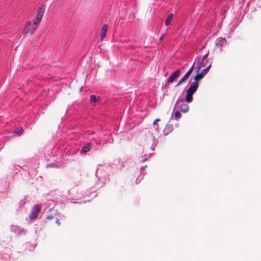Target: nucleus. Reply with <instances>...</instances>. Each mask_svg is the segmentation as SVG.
Segmentation results:
<instances>
[{"instance_id":"obj_1","label":"nucleus","mask_w":261,"mask_h":261,"mask_svg":"<svg viewBox=\"0 0 261 261\" xmlns=\"http://www.w3.org/2000/svg\"><path fill=\"white\" fill-rule=\"evenodd\" d=\"M198 88V83L193 82V85H191L189 88L187 90L186 96V101L189 103L193 100V95Z\"/></svg>"},{"instance_id":"obj_2","label":"nucleus","mask_w":261,"mask_h":261,"mask_svg":"<svg viewBox=\"0 0 261 261\" xmlns=\"http://www.w3.org/2000/svg\"><path fill=\"white\" fill-rule=\"evenodd\" d=\"M40 211V207L38 205H34L31 211L29 218L31 220L36 219Z\"/></svg>"},{"instance_id":"obj_3","label":"nucleus","mask_w":261,"mask_h":261,"mask_svg":"<svg viewBox=\"0 0 261 261\" xmlns=\"http://www.w3.org/2000/svg\"><path fill=\"white\" fill-rule=\"evenodd\" d=\"M202 64L200 63L197 68L196 74L195 76L194 77V82L198 83V81L199 80H201V79H202L203 78L204 74L202 72H200V70H201V68H202Z\"/></svg>"},{"instance_id":"obj_4","label":"nucleus","mask_w":261,"mask_h":261,"mask_svg":"<svg viewBox=\"0 0 261 261\" xmlns=\"http://www.w3.org/2000/svg\"><path fill=\"white\" fill-rule=\"evenodd\" d=\"M37 26L32 24L30 21H28L26 23V26L24 30L25 34L30 33L32 34L37 29Z\"/></svg>"},{"instance_id":"obj_5","label":"nucleus","mask_w":261,"mask_h":261,"mask_svg":"<svg viewBox=\"0 0 261 261\" xmlns=\"http://www.w3.org/2000/svg\"><path fill=\"white\" fill-rule=\"evenodd\" d=\"M180 74V70L179 69L176 70L172 73L167 80V82L168 83H173V81L177 79Z\"/></svg>"},{"instance_id":"obj_6","label":"nucleus","mask_w":261,"mask_h":261,"mask_svg":"<svg viewBox=\"0 0 261 261\" xmlns=\"http://www.w3.org/2000/svg\"><path fill=\"white\" fill-rule=\"evenodd\" d=\"M108 26L107 24H104L101 29V33L100 34V39L102 40L106 36L107 31L108 30Z\"/></svg>"},{"instance_id":"obj_7","label":"nucleus","mask_w":261,"mask_h":261,"mask_svg":"<svg viewBox=\"0 0 261 261\" xmlns=\"http://www.w3.org/2000/svg\"><path fill=\"white\" fill-rule=\"evenodd\" d=\"M191 74H190L189 73H188L187 72L186 73V74L182 77V78L179 80V82L178 83V84L175 86V87H178L181 84H182V83H184L188 79V77L190 76Z\"/></svg>"},{"instance_id":"obj_8","label":"nucleus","mask_w":261,"mask_h":261,"mask_svg":"<svg viewBox=\"0 0 261 261\" xmlns=\"http://www.w3.org/2000/svg\"><path fill=\"white\" fill-rule=\"evenodd\" d=\"M44 12V10L43 8H42L41 7L38 8L36 17L41 19L43 16Z\"/></svg>"},{"instance_id":"obj_9","label":"nucleus","mask_w":261,"mask_h":261,"mask_svg":"<svg viewBox=\"0 0 261 261\" xmlns=\"http://www.w3.org/2000/svg\"><path fill=\"white\" fill-rule=\"evenodd\" d=\"M226 40L225 38H219L217 40L216 46L222 47L223 44L225 43Z\"/></svg>"},{"instance_id":"obj_10","label":"nucleus","mask_w":261,"mask_h":261,"mask_svg":"<svg viewBox=\"0 0 261 261\" xmlns=\"http://www.w3.org/2000/svg\"><path fill=\"white\" fill-rule=\"evenodd\" d=\"M189 109V106L187 104L183 103L180 106V110L182 113H186L188 111Z\"/></svg>"},{"instance_id":"obj_11","label":"nucleus","mask_w":261,"mask_h":261,"mask_svg":"<svg viewBox=\"0 0 261 261\" xmlns=\"http://www.w3.org/2000/svg\"><path fill=\"white\" fill-rule=\"evenodd\" d=\"M173 15L172 13H170L167 17L166 21H165V25L166 26H168L169 25H170L172 20V18H173Z\"/></svg>"},{"instance_id":"obj_12","label":"nucleus","mask_w":261,"mask_h":261,"mask_svg":"<svg viewBox=\"0 0 261 261\" xmlns=\"http://www.w3.org/2000/svg\"><path fill=\"white\" fill-rule=\"evenodd\" d=\"M90 145L89 144H87L85 145L82 149V151L84 152H86L90 150Z\"/></svg>"},{"instance_id":"obj_13","label":"nucleus","mask_w":261,"mask_h":261,"mask_svg":"<svg viewBox=\"0 0 261 261\" xmlns=\"http://www.w3.org/2000/svg\"><path fill=\"white\" fill-rule=\"evenodd\" d=\"M90 101L91 103L97 102V98L95 95H91L90 97Z\"/></svg>"},{"instance_id":"obj_14","label":"nucleus","mask_w":261,"mask_h":261,"mask_svg":"<svg viewBox=\"0 0 261 261\" xmlns=\"http://www.w3.org/2000/svg\"><path fill=\"white\" fill-rule=\"evenodd\" d=\"M174 117H175V119L176 120H177L178 119H179V118H181V115L179 111H177L175 113Z\"/></svg>"},{"instance_id":"obj_15","label":"nucleus","mask_w":261,"mask_h":261,"mask_svg":"<svg viewBox=\"0 0 261 261\" xmlns=\"http://www.w3.org/2000/svg\"><path fill=\"white\" fill-rule=\"evenodd\" d=\"M41 20V19H40V18L36 17L35 19L34 20L33 24L37 27L38 24L40 23Z\"/></svg>"},{"instance_id":"obj_16","label":"nucleus","mask_w":261,"mask_h":261,"mask_svg":"<svg viewBox=\"0 0 261 261\" xmlns=\"http://www.w3.org/2000/svg\"><path fill=\"white\" fill-rule=\"evenodd\" d=\"M194 66H195V63H193V64L191 67V68L189 69V70L187 71V72L189 73L190 74H191L192 72L193 71Z\"/></svg>"},{"instance_id":"obj_17","label":"nucleus","mask_w":261,"mask_h":261,"mask_svg":"<svg viewBox=\"0 0 261 261\" xmlns=\"http://www.w3.org/2000/svg\"><path fill=\"white\" fill-rule=\"evenodd\" d=\"M211 67V65H208L205 69H204L202 72L204 74H206L208 72V70Z\"/></svg>"},{"instance_id":"obj_18","label":"nucleus","mask_w":261,"mask_h":261,"mask_svg":"<svg viewBox=\"0 0 261 261\" xmlns=\"http://www.w3.org/2000/svg\"><path fill=\"white\" fill-rule=\"evenodd\" d=\"M194 66H195V63H193V64L191 67V68L189 69V70L187 71V72L189 73L190 74H191L192 72L193 71Z\"/></svg>"},{"instance_id":"obj_19","label":"nucleus","mask_w":261,"mask_h":261,"mask_svg":"<svg viewBox=\"0 0 261 261\" xmlns=\"http://www.w3.org/2000/svg\"><path fill=\"white\" fill-rule=\"evenodd\" d=\"M160 121V119H155L154 121H153V124L155 125L156 124H157L158 122H159Z\"/></svg>"},{"instance_id":"obj_20","label":"nucleus","mask_w":261,"mask_h":261,"mask_svg":"<svg viewBox=\"0 0 261 261\" xmlns=\"http://www.w3.org/2000/svg\"><path fill=\"white\" fill-rule=\"evenodd\" d=\"M22 132H23V129L22 128H21L20 130H19L17 133V134L18 135H21L22 133Z\"/></svg>"},{"instance_id":"obj_21","label":"nucleus","mask_w":261,"mask_h":261,"mask_svg":"<svg viewBox=\"0 0 261 261\" xmlns=\"http://www.w3.org/2000/svg\"><path fill=\"white\" fill-rule=\"evenodd\" d=\"M46 218L48 220H51L54 218V217L52 216H48Z\"/></svg>"},{"instance_id":"obj_22","label":"nucleus","mask_w":261,"mask_h":261,"mask_svg":"<svg viewBox=\"0 0 261 261\" xmlns=\"http://www.w3.org/2000/svg\"><path fill=\"white\" fill-rule=\"evenodd\" d=\"M56 223L59 225H60L61 224V222H60L59 220L58 219H56Z\"/></svg>"},{"instance_id":"obj_23","label":"nucleus","mask_w":261,"mask_h":261,"mask_svg":"<svg viewBox=\"0 0 261 261\" xmlns=\"http://www.w3.org/2000/svg\"><path fill=\"white\" fill-rule=\"evenodd\" d=\"M207 54L203 56V60L205 58H206L207 57Z\"/></svg>"},{"instance_id":"obj_24","label":"nucleus","mask_w":261,"mask_h":261,"mask_svg":"<svg viewBox=\"0 0 261 261\" xmlns=\"http://www.w3.org/2000/svg\"><path fill=\"white\" fill-rule=\"evenodd\" d=\"M179 103V100H177L176 102V105L178 104Z\"/></svg>"}]
</instances>
